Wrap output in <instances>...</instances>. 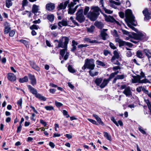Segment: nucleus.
<instances>
[{"label": "nucleus", "mask_w": 151, "mask_h": 151, "mask_svg": "<svg viewBox=\"0 0 151 151\" xmlns=\"http://www.w3.org/2000/svg\"><path fill=\"white\" fill-rule=\"evenodd\" d=\"M19 41L23 43L26 47L28 46V42L25 40H21Z\"/></svg>", "instance_id": "ea45409f"}, {"label": "nucleus", "mask_w": 151, "mask_h": 151, "mask_svg": "<svg viewBox=\"0 0 151 151\" xmlns=\"http://www.w3.org/2000/svg\"><path fill=\"white\" fill-rule=\"evenodd\" d=\"M92 70H90L89 72V74L91 76L93 77L97 76L99 72H94Z\"/></svg>", "instance_id": "7c9ffc66"}, {"label": "nucleus", "mask_w": 151, "mask_h": 151, "mask_svg": "<svg viewBox=\"0 0 151 151\" xmlns=\"http://www.w3.org/2000/svg\"><path fill=\"white\" fill-rule=\"evenodd\" d=\"M87 119L88 121L92 123V124L96 125L97 124L95 120L90 119Z\"/></svg>", "instance_id": "3c124183"}, {"label": "nucleus", "mask_w": 151, "mask_h": 151, "mask_svg": "<svg viewBox=\"0 0 151 151\" xmlns=\"http://www.w3.org/2000/svg\"><path fill=\"white\" fill-rule=\"evenodd\" d=\"M84 40L86 41L87 42H89L91 43H94L95 42V41L93 40V41H91L88 38H86L84 39Z\"/></svg>", "instance_id": "e2e57ef3"}, {"label": "nucleus", "mask_w": 151, "mask_h": 151, "mask_svg": "<svg viewBox=\"0 0 151 151\" xmlns=\"http://www.w3.org/2000/svg\"><path fill=\"white\" fill-rule=\"evenodd\" d=\"M132 36V37L136 40H140L146 39V34L141 32H139L136 33H133Z\"/></svg>", "instance_id": "423d86ee"}, {"label": "nucleus", "mask_w": 151, "mask_h": 151, "mask_svg": "<svg viewBox=\"0 0 151 151\" xmlns=\"http://www.w3.org/2000/svg\"><path fill=\"white\" fill-rule=\"evenodd\" d=\"M55 8V5L53 3H50L47 4L46 5V9L48 11H52Z\"/></svg>", "instance_id": "ddd939ff"}, {"label": "nucleus", "mask_w": 151, "mask_h": 151, "mask_svg": "<svg viewBox=\"0 0 151 151\" xmlns=\"http://www.w3.org/2000/svg\"><path fill=\"white\" fill-rule=\"evenodd\" d=\"M38 28V27L35 24H34L32 25V26L30 27V29H37Z\"/></svg>", "instance_id": "5fc2aeb1"}, {"label": "nucleus", "mask_w": 151, "mask_h": 151, "mask_svg": "<svg viewBox=\"0 0 151 151\" xmlns=\"http://www.w3.org/2000/svg\"><path fill=\"white\" fill-rule=\"evenodd\" d=\"M115 41L116 42L119 43V46H125L126 42L124 41L119 38H116L115 39Z\"/></svg>", "instance_id": "a211bd4d"}, {"label": "nucleus", "mask_w": 151, "mask_h": 151, "mask_svg": "<svg viewBox=\"0 0 151 151\" xmlns=\"http://www.w3.org/2000/svg\"><path fill=\"white\" fill-rule=\"evenodd\" d=\"M7 78L9 80L11 81H14L16 80L15 75L12 73H8L7 74Z\"/></svg>", "instance_id": "dca6fc26"}, {"label": "nucleus", "mask_w": 151, "mask_h": 151, "mask_svg": "<svg viewBox=\"0 0 151 151\" xmlns=\"http://www.w3.org/2000/svg\"><path fill=\"white\" fill-rule=\"evenodd\" d=\"M95 66L94 61L93 59H86L85 60V64L82 67V69L85 70L87 68L90 70H93L94 69Z\"/></svg>", "instance_id": "7ed1b4c3"}, {"label": "nucleus", "mask_w": 151, "mask_h": 151, "mask_svg": "<svg viewBox=\"0 0 151 151\" xmlns=\"http://www.w3.org/2000/svg\"><path fill=\"white\" fill-rule=\"evenodd\" d=\"M125 45L128 46L129 47H131L133 46V44L130 43L126 42Z\"/></svg>", "instance_id": "338daca9"}, {"label": "nucleus", "mask_w": 151, "mask_h": 151, "mask_svg": "<svg viewBox=\"0 0 151 151\" xmlns=\"http://www.w3.org/2000/svg\"><path fill=\"white\" fill-rule=\"evenodd\" d=\"M115 75L114 74V73H111L110 75L109 78L107 79L109 81H110L112 78L113 77H114V76Z\"/></svg>", "instance_id": "864d4df0"}, {"label": "nucleus", "mask_w": 151, "mask_h": 151, "mask_svg": "<svg viewBox=\"0 0 151 151\" xmlns=\"http://www.w3.org/2000/svg\"><path fill=\"white\" fill-rule=\"evenodd\" d=\"M62 38H64L65 41L64 42V48H67V45L68 43L69 39L67 37H63Z\"/></svg>", "instance_id": "cd10ccee"}, {"label": "nucleus", "mask_w": 151, "mask_h": 151, "mask_svg": "<svg viewBox=\"0 0 151 151\" xmlns=\"http://www.w3.org/2000/svg\"><path fill=\"white\" fill-rule=\"evenodd\" d=\"M22 127V125H19V127H17V132L19 133L20 132L21 130V128Z\"/></svg>", "instance_id": "774afa93"}, {"label": "nucleus", "mask_w": 151, "mask_h": 151, "mask_svg": "<svg viewBox=\"0 0 151 151\" xmlns=\"http://www.w3.org/2000/svg\"><path fill=\"white\" fill-rule=\"evenodd\" d=\"M103 0H100V2L102 4V6L103 7V9L105 11V12L106 13L108 14H111L113 13V11H111L110 10L108 9L104 6L103 4Z\"/></svg>", "instance_id": "412c9836"}, {"label": "nucleus", "mask_w": 151, "mask_h": 151, "mask_svg": "<svg viewBox=\"0 0 151 151\" xmlns=\"http://www.w3.org/2000/svg\"><path fill=\"white\" fill-rule=\"evenodd\" d=\"M15 34V31L14 30H12L9 32V35L10 37H13Z\"/></svg>", "instance_id": "a18cd8bd"}, {"label": "nucleus", "mask_w": 151, "mask_h": 151, "mask_svg": "<svg viewBox=\"0 0 151 151\" xmlns=\"http://www.w3.org/2000/svg\"><path fill=\"white\" fill-rule=\"evenodd\" d=\"M58 43V47L64 48V45H63L62 41L60 40Z\"/></svg>", "instance_id": "37998d69"}, {"label": "nucleus", "mask_w": 151, "mask_h": 151, "mask_svg": "<svg viewBox=\"0 0 151 151\" xmlns=\"http://www.w3.org/2000/svg\"><path fill=\"white\" fill-rule=\"evenodd\" d=\"M126 21L128 26L133 30L136 32L137 29L132 25L136 26L137 22L135 20L134 17L132 15L131 10L127 9L125 12Z\"/></svg>", "instance_id": "f03ea898"}, {"label": "nucleus", "mask_w": 151, "mask_h": 151, "mask_svg": "<svg viewBox=\"0 0 151 151\" xmlns=\"http://www.w3.org/2000/svg\"><path fill=\"white\" fill-rule=\"evenodd\" d=\"M111 120L112 121V122L117 126H118L119 125L118 124V123L115 120V118L113 117H112L111 118Z\"/></svg>", "instance_id": "8fccbe9b"}, {"label": "nucleus", "mask_w": 151, "mask_h": 151, "mask_svg": "<svg viewBox=\"0 0 151 151\" xmlns=\"http://www.w3.org/2000/svg\"><path fill=\"white\" fill-rule=\"evenodd\" d=\"M68 69L69 71L72 73H74L76 72V70L70 65H69L68 67Z\"/></svg>", "instance_id": "c9c22d12"}, {"label": "nucleus", "mask_w": 151, "mask_h": 151, "mask_svg": "<svg viewBox=\"0 0 151 151\" xmlns=\"http://www.w3.org/2000/svg\"><path fill=\"white\" fill-rule=\"evenodd\" d=\"M28 81V77L25 76L22 78H20L19 79V81L21 83H24L25 82H27Z\"/></svg>", "instance_id": "bb28decb"}, {"label": "nucleus", "mask_w": 151, "mask_h": 151, "mask_svg": "<svg viewBox=\"0 0 151 151\" xmlns=\"http://www.w3.org/2000/svg\"><path fill=\"white\" fill-rule=\"evenodd\" d=\"M112 69H113V70L114 71H115L116 70H117L118 69H121V68L120 66H114V67H113Z\"/></svg>", "instance_id": "69168bd1"}, {"label": "nucleus", "mask_w": 151, "mask_h": 151, "mask_svg": "<svg viewBox=\"0 0 151 151\" xmlns=\"http://www.w3.org/2000/svg\"><path fill=\"white\" fill-rule=\"evenodd\" d=\"M138 129L143 134H146L145 131L141 127H138Z\"/></svg>", "instance_id": "49530a36"}, {"label": "nucleus", "mask_w": 151, "mask_h": 151, "mask_svg": "<svg viewBox=\"0 0 151 151\" xmlns=\"http://www.w3.org/2000/svg\"><path fill=\"white\" fill-rule=\"evenodd\" d=\"M114 55L112 57H114V59H119L120 58V54L116 50H115L114 52Z\"/></svg>", "instance_id": "a878e982"}, {"label": "nucleus", "mask_w": 151, "mask_h": 151, "mask_svg": "<svg viewBox=\"0 0 151 151\" xmlns=\"http://www.w3.org/2000/svg\"><path fill=\"white\" fill-rule=\"evenodd\" d=\"M79 0H73V2H71L70 4L68 5V13L70 14H73L76 11L78 5L76 6L74 8H73V6L76 4V2L78 1Z\"/></svg>", "instance_id": "39448f33"}, {"label": "nucleus", "mask_w": 151, "mask_h": 151, "mask_svg": "<svg viewBox=\"0 0 151 151\" xmlns=\"http://www.w3.org/2000/svg\"><path fill=\"white\" fill-rule=\"evenodd\" d=\"M4 33L5 34H7L9 32L11 29V25L9 23L6 22H5L4 24Z\"/></svg>", "instance_id": "9d476101"}, {"label": "nucleus", "mask_w": 151, "mask_h": 151, "mask_svg": "<svg viewBox=\"0 0 151 151\" xmlns=\"http://www.w3.org/2000/svg\"><path fill=\"white\" fill-rule=\"evenodd\" d=\"M30 83L32 86H35L36 84L37 81L35 77L34 76L31 74H29Z\"/></svg>", "instance_id": "f8f14e48"}, {"label": "nucleus", "mask_w": 151, "mask_h": 151, "mask_svg": "<svg viewBox=\"0 0 151 151\" xmlns=\"http://www.w3.org/2000/svg\"><path fill=\"white\" fill-rule=\"evenodd\" d=\"M112 34L113 35V36H115V37H117L118 36V35L117 33V32L115 29H114L113 30Z\"/></svg>", "instance_id": "13d9d810"}, {"label": "nucleus", "mask_w": 151, "mask_h": 151, "mask_svg": "<svg viewBox=\"0 0 151 151\" xmlns=\"http://www.w3.org/2000/svg\"><path fill=\"white\" fill-rule=\"evenodd\" d=\"M67 48H64V49L61 50L60 52V54L63 57L64 54L65 53V51L67 50Z\"/></svg>", "instance_id": "a19ab883"}, {"label": "nucleus", "mask_w": 151, "mask_h": 151, "mask_svg": "<svg viewBox=\"0 0 151 151\" xmlns=\"http://www.w3.org/2000/svg\"><path fill=\"white\" fill-rule=\"evenodd\" d=\"M102 81V78H97L96 79L95 82L97 85L99 86L101 82Z\"/></svg>", "instance_id": "72a5a7b5"}, {"label": "nucleus", "mask_w": 151, "mask_h": 151, "mask_svg": "<svg viewBox=\"0 0 151 151\" xmlns=\"http://www.w3.org/2000/svg\"><path fill=\"white\" fill-rule=\"evenodd\" d=\"M58 25L60 27L62 26H66L68 25V22L67 21L63 20L59 22L58 23Z\"/></svg>", "instance_id": "aec40b11"}, {"label": "nucleus", "mask_w": 151, "mask_h": 151, "mask_svg": "<svg viewBox=\"0 0 151 151\" xmlns=\"http://www.w3.org/2000/svg\"><path fill=\"white\" fill-rule=\"evenodd\" d=\"M47 18L50 22H52L54 19V16L53 14L49 15L47 16Z\"/></svg>", "instance_id": "f704fd0d"}, {"label": "nucleus", "mask_w": 151, "mask_h": 151, "mask_svg": "<svg viewBox=\"0 0 151 151\" xmlns=\"http://www.w3.org/2000/svg\"><path fill=\"white\" fill-rule=\"evenodd\" d=\"M93 116L95 118L98 122L100 124L104 125V124L100 118L97 115L95 114H93Z\"/></svg>", "instance_id": "4be33fe9"}, {"label": "nucleus", "mask_w": 151, "mask_h": 151, "mask_svg": "<svg viewBox=\"0 0 151 151\" xmlns=\"http://www.w3.org/2000/svg\"><path fill=\"white\" fill-rule=\"evenodd\" d=\"M89 10V7L86 6L84 10V14L87 15L88 17L91 21H95L100 14V8L97 6H92L91 7V11L88 13Z\"/></svg>", "instance_id": "f257e3e1"}, {"label": "nucleus", "mask_w": 151, "mask_h": 151, "mask_svg": "<svg viewBox=\"0 0 151 151\" xmlns=\"http://www.w3.org/2000/svg\"><path fill=\"white\" fill-rule=\"evenodd\" d=\"M139 75L137 76H133V78L132 79V81L133 83H146L149 82L148 80L146 79H144L141 80Z\"/></svg>", "instance_id": "0eeeda50"}, {"label": "nucleus", "mask_w": 151, "mask_h": 151, "mask_svg": "<svg viewBox=\"0 0 151 151\" xmlns=\"http://www.w3.org/2000/svg\"><path fill=\"white\" fill-rule=\"evenodd\" d=\"M95 25L97 27L101 29L104 27V25L101 22H96L95 23Z\"/></svg>", "instance_id": "c85d7f7f"}, {"label": "nucleus", "mask_w": 151, "mask_h": 151, "mask_svg": "<svg viewBox=\"0 0 151 151\" xmlns=\"http://www.w3.org/2000/svg\"><path fill=\"white\" fill-rule=\"evenodd\" d=\"M123 93L128 97H130L132 96V93L129 87L126 88L123 91Z\"/></svg>", "instance_id": "9b49d317"}, {"label": "nucleus", "mask_w": 151, "mask_h": 151, "mask_svg": "<svg viewBox=\"0 0 151 151\" xmlns=\"http://www.w3.org/2000/svg\"><path fill=\"white\" fill-rule=\"evenodd\" d=\"M97 63L99 65L102 66H104L105 65V64L102 62L99 61V60H97Z\"/></svg>", "instance_id": "680f3d73"}, {"label": "nucleus", "mask_w": 151, "mask_h": 151, "mask_svg": "<svg viewBox=\"0 0 151 151\" xmlns=\"http://www.w3.org/2000/svg\"><path fill=\"white\" fill-rule=\"evenodd\" d=\"M45 108L48 111H51L53 110V107L51 106H46L45 107Z\"/></svg>", "instance_id": "79ce46f5"}, {"label": "nucleus", "mask_w": 151, "mask_h": 151, "mask_svg": "<svg viewBox=\"0 0 151 151\" xmlns=\"http://www.w3.org/2000/svg\"><path fill=\"white\" fill-rule=\"evenodd\" d=\"M109 2L110 6L115 9L117 8V7L116 5H120L121 4V3L120 2H117L112 0H110Z\"/></svg>", "instance_id": "4468645a"}, {"label": "nucleus", "mask_w": 151, "mask_h": 151, "mask_svg": "<svg viewBox=\"0 0 151 151\" xmlns=\"http://www.w3.org/2000/svg\"><path fill=\"white\" fill-rule=\"evenodd\" d=\"M63 114L64 116H66V118L70 117L69 115L68 114L67 111L65 110H63Z\"/></svg>", "instance_id": "09e8293b"}, {"label": "nucleus", "mask_w": 151, "mask_h": 151, "mask_svg": "<svg viewBox=\"0 0 151 151\" xmlns=\"http://www.w3.org/2000/svg\"><path fill=\"white\" fill-rule=\"evenodd\" d=\"M111 61L112 63L115 65H121L120 63L117 60H116L115 59H114V57L112 58Z\"/></svg>", "instance_id": "473e14b6"}, {"label": "nucleus", "mask_w": 151, "mask_h": 151, "mask_svg": "<svg viewBox=\"0 0 151 151\" xmlns=\"http://www.w3.org/2000/svg\"><path fill=\"white\" fill-rule=\"evenodd\" d=\"M22 100L21 98L17 102V104L20 109L22 108Z\"/></svg>", "instance_id": "4c0bfd02"}, {"label": "nucleus", "mask_w": 151, "mask_h": 151, "mask_svg": "<svg viewBox=\"0 0 151 151\" xmlns=\"http://www.w3.org/2000/svg\"><path fill=\"white\" fill-rule=\"evenodd\" d=\"M109 45L111 48L113 49H115L116 48V47L111 42H110Z\"/></svg>", "instance_id": "052dcab7"}, {"label": "nucleus", "mask_w": 151, "mask_h": 151, "mask_svg": "<svg viewBox=\"0 0 151 151\" xmlns=\"http://www.w3.org/2000/svg\"><path fill=\"white\" fill-rule=\"evenodd\" d=\"M12 3L11 0H6V6L8 8H9L12 5Z\"/></svg>", "instance_id": "c756f323"}, {"label": "nucleus", "mask_w": 151, "mask_h": 151, "mask_svg": "<svg viewBox=\"0 0 151 151\" xmlns=\"http://www.w3.org/2000/svg\"><path fill=\"white\" fill-rule=\"evenodd\" d=\"M55 104L58 107L61 106L63 105V104L62 103L57 101H55Z\"/></svg>", "instance_id": "bf43d9fd"}, {"label": "nucleus", "mask_w": 151, "mask_h": 151, "mask_svg": "<svg viewBox=\"0 0 151 151\" xmlns=\"http://www.w3.org/2000/svg\"><path fill=\"white\" fill-rule=\"evenodd\" d=\"M136 55L138 57L140 58H143V54L140 50H138L137 52Z\"/></svg>", "instance_id": "2f4dec72"}, {"label": "nucleus", "mask_w": 151, "mask_h": 151, "mask_svg": "<svg viewBox=\"0 0 151 151\" xmlns=\"http://www.w3.org/2000/svg\"><path fill=\"white\" fill-rule=\"evenodd\" d=\"M143 51L149 60L150 58H151V52H150L149 50L146 49H144Z\"/></svg>", "instance_id": "b1692460"}, {"label": "nucleus", "mask_w": 151, "mask_h": 151, "mask_svg": "<svg viewBox=\"0 0 151 151\" xmlns=\"http://www.w3.org/2000/svg\"><path fill=\"white\" fill-rule=\"evenodd\" d=\"M69 1H67L60 3L58 7V10L65 9L69 3Z\"/></svg>", "instance_id": "1a4fd4ad"}, {"label": "nucleus", "mask_w": 151, "mask_h": 151, "mask_svg": "<svg viewBox=\"0 0 151 151\" xmlns=\"http://www.w3.org/2000/svg\"><path fill=\"white\" fill-rule=\"evenodd\" d=\"M109 81L108 79L104 80L103 82L100 85V87L101 88H104Z\"/></svg>", "instance_id": "5701e85b"}, {"label": "nucleus", "mask_w": 151, "mask_h": 151, "mask_svg": "<svg viewBox=\"0 0 151 151\" xmlns=\"http://www.w3.org/2000/svg\"><path fill=\"white\" fill-rule=\"evenodd\" d=\"M32 68L37 71H39L40 70L39 68V67L36 65L35 64L34 66H33Z\"/></svg>", "instance_id": "0e129e2a"}, {"label": "nucleus", "mask_w": 151, "mask_h": 151, "mask_svg": "<svg viewBox=\"0 0 151 151\" xmlns=\"http://www.w3.org/2000/svg\"><path fill=\"white\" fill-rule=\"evenodd\" d=\"M27 87L30 92L34 95L36 97L43 101H45L46 100V99L45 97L42 96L40 94L37 93V90L36 89L30 85H27Z\"/></svg>", "instance_id": "20e7f679"}, {"label": "nucleus", "mask_w": 151, "mask_h": 151, "mask_svg": "<svg viewBox=\"0 0 151 151\" xmlns=\"http://www.w3.org/2000/svg\"><path fill=\"white\" fill-rule=\"evenodd\" d=\"M70 19L76 25H78V23L73 18L71 17H70Z\"/></svg>", "instance_id": "4d7b16f0"}, {"label": "nucleus", "mask_w": 151, "mask_h": 151, "mask_svg": "<svg viewBox=\"0 0 151 151\" xmlns=\"http://www.w3.org/2000/svg\"><path fill=\"white\" fill-rule=\"evenodd\" d=\"M139 77H140V80L142 78H145L144 79H146V77L145 76V74L142 71H141V72L140 73V75H139Z\"/></svg>", "instance_id": "c03bdc74"}, {"label": "nucleus", "mask_w": 151, "mask_h": 151, "mask_svg": "<svg viewBox=\"0 0 151 151\" xmlns=\"http://www.w3.org/2000/svg\"><path fill=\"white\" fill-rule=\"evenodd\" d=\"M28 2L27 0H23L22 2V6L23 7L26 6Z\"/></svg>", "instance_id": "de8ad7c7"}, {"label": "nucleus", "mask_w": 151, "mask_h": 151, "mask_svg": "<svg viewBox=\"0 0 151 151\" xmlns=\"http://www.w3.org/2000/svg\"><path fill=\"white\" fill-rule=\"evenodd\" d=\"M83 9H81L78 10L76 14V19L80 23L83 22L85 19V17L83 15Z\"/></svg>", "instance_id": "6e6552de"}, {"label": "nucleus", "mask_w": 151, "mask_h": 151, "mask_svg": "<svg viewBox=\"0 0 151 151\" xmlns=\"http://www.w3.org/2000/svg\"><path fill=\"white\" fill-rule=\"evenodd\" d=\"M87 28V29L88 32L91 33L93 32L95 28V27L91 25L89 28Z\"/></svg>", "instance_id": "e433bc0d"}, {"label": "nucleus", "mask_w": 151, "mask_h": 151, "mask_svg": "<svg viewBox=\"0 0 151 151\" xmlns=\"http://www.w3.org/2000/svg\"><path fill=\"white\" fill-rule=\"evenodd\" d=\"M116 77L118 79H122L124 78V76L123 75H117Z\"/></svg>", "instance_id": "603ef678"}, {"label": "nucleus", "mask_w": 151, "mask_h": 151, "mask_svg": "<svg viewBox=\"0 0 151 151\" xmlns=\"http://www.w3.org/2000/svg\"><path fill=\"white\" fill-rule=\"evenodd\" d=\"M101 35L102 39L104 40L109 37L108 35L105 32H101Z\"/></svg>", "instance_id": "393cba45"}, {"label": "nucleus", "mask_w": 151, "mask_h": 151, "mask_svg": "<svg viewBox=\"0 0 151 151\" xmlns=\"http://www.w3.org/2000/svg\"><path fill=\"white\" fill-rule=\"evenodd\" d=\"M142 13L144 15L145 19H150V14L148 12L147 9H145L143 11Z\"/></svg>", "instance_id": "6ab92c4d"}, {"label": "nucleus", "mask_w": 151, "mask_h": 151, "mask_svg": "<svg viewBox=\"0 0 151 151\" xmlns=\"http://www.w3.org/2000/svg\"><path fill=\"white\" fill-rule=\"evenodd\" d=\"M104 15L105 17V20L107 22H114L115 21V19L113 17L109 15L107 16L106 14H104Z\"/></svg>", "instance_id": "2eb2a0df"}, {"label": "nucleus", "mask_w": 151, "mask_h": 151, "mask_svg": "<svg viewBox=\"0 0 151 151\" xmlns=\"http://www.w3.org/2000/svg\"><path fill=\"white\" fill-rule=\"evenodd\" d=\"M40 6H39L35 4H34L32 7V12L34 13H41L40 11H39Z\"/></svg>", "instance_id": "f3484780"}, {"label": "nucleus", "mask_w": 151, "mask_h": 151, "mask_svg": "<svg viewBox=\"0 0 151 151\" xmlns=\"http://www.w3.org/2000/svg\"><path fill=\"white\" fill-rule=\"evenodd\" d=\"M32 116L30 117V119L31 120L35 121L36 119L35 118V114L34 113H32L31 114Z\"/></svg>", "instance_id": "6e6d98bb"}, {"label": "nucleus", "mask_w": 151, "mask_h": 151, "mask_svg": "<svg viewBox=\"0 0 151 151\" xmlns=\"http://www.w3.org/2000/svg\"><path fill=\"white\" fill-rule=\"evenodd\" d=\"M104 135L105 137L108 140L110 141V136L109 135V134L106 132H104Z\"/></svg>", "instance_id": "58836bf2"}]
</instances>
